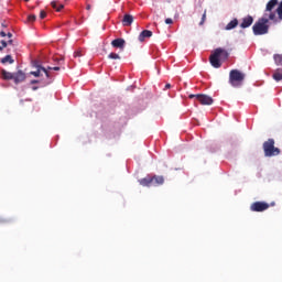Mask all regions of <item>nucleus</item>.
I'll list each match as a JSON object with an SVG mask.
<instances>
[{
    "instance_id": "1",
    "label": "nucleus",
    "mask_w": 282,
    "mask_h": 282,
    "mask_svg": "<svg viewBox=\"0 0 282 282\" xmlns=\"http://www.w3.org/2000/svg\"><path fill=\"white\" fill-rule=\"evenodd\" d=\"M228 51L218 47L214 51V53L209 56V63L212 65V67H215V69H219V67H221V61L219 58H221L223 61L228 59Z\"/></svg>"
},
{
    "instance_id": "2",
    "label": "nucleus",
    "mask_w": 282,
    "mask_h": 282,
    "mask_svg": "<svg viewBox=\"0 0 282 282\" xmlns=\"http://www.w3.org/2000/svg\"><path fill=\"white\" fill-rule=\"evenodd\" d=\"M270 18L263 15L252 26L253 34L256 36H263V34H268L270 32Z\"/></svg>"
},
{
    "instance_id": "3",
    "label": "nucleus",
    "mask_w": 282,
    "mask_h": 282,
    "mask_svg": "<svg viewBox=\"0 0 282 282\" xmlns=\"http://www.w3.org/2000/svg\"><path fill=\"white\" fill-rule=\"evenodd\" d=\"M246 80V74L239 69H231L229 73V84L231 87L239 88L243 85Z\"/></svg>"
},
{
    "instance_id": "4",
    "label": "nucleus",
    "mask_w": 282,
    "mask_h": 282,
    "mask_svg": "<svg viewBox=\"0 0 282 282\" xmlns=\"http://www.w3.org/2000/svg\"><path fill=\"white\" fill-rule=\"evenodd\" d=\"M262 149L265 158H274L281 155V149L274 147V139H268L263 142Z\"/></svg>"
},
{
    "instance_id": "5",
    "label": "nucleus",
    "mask_w": 282,
    "mask_h": 282,
    "mask_svg": "<svg viewBox=\"0 0 282 282\" xmlns=\"http://www.w3.org/2000/svg\"><path fill=\"white\" fill-rule=\"evenodd\" d=\"M139 184L141 186H162L164 184V176L154 175V176H147L144 178L139 180Z\"/></svg>"
},
{
    "instance_id": "6",
    "label": "nucleus",
    "mask_w": 282,
    "mask_h": 282,
    "mask_svg": "<svg viewBox=\"0 0 282 282\" xmlns=\"http://www.w3.org/2000/svg\"><path fill=\"white\" fill-rule=\"evenodd\" d=\"M268 208H270V204L265 202H254L250 206V210H252V213H263L264 210H268Z\"/></svg>"
},
{
    "instance_id": "7",
    "label": "nucleus",
    "mask_w": 282,
    "mask_h": 282,
    "mask_svg": "<svg viewBox=\"0 0 282 282\" xmlns=\"http://www.w3.org/2000/svg\"><path fill=\"white\" fill-rule=\"evenodd\" d=\"M189 98H196V100L198 102H200L202 105H213L214 100L213 97L208 96V95H204V94H198V95H189Z\"/></svg>"
},
{
    "instance_id": "8",
    "label": "nucleus",
    "mask_w": 282,
    "mask_h": 282,
    "mask_svg": "<svg viewBox=\"0 0 282 282\" xmlns=\"http://www.w3.org/2000/svg\"><path fill=\"white\" fill-rule=\"evenodd\" d=\"M33 67H35L36 70H32L30 73L31 76H34L35 78H39L41 76V72H43L45 74L46 78H50V72H47V68L36 64V62L33 63Z\"/></svg>"
},
{
    "instance_id": "9",
    "label": "nucleus",
    "mask_w": 282,
    "mask_h": 282,
    "mask_svg": "<svg viewBox=\"0 0 282 282\" xmlns=\"http://www.w3.org/2000/svg\"><path fill=\"white\" fill-rule=\"evenodd\" d=\"M26 78V75L23 70H18L17 73H13V83L15 85H19L20 83H24Z\"/></svg>"
},
{
    "instance_id": "10",
    "label": "nucleus",
    "mask_w": 282,
    "mask_h": 282,
    "mask_svg": "<svg viewBox=\"0 0 282 282\" xmlns=\"http://www.w3.org/2000/svg\"><path fill=\"white\" fill-rule=\"evenodd\" d=\"M112 47H116L117 50H124V45H127V42L122 37L115 39L111 42Z\"/></svg>"
},
{
    "instance_id": "11",
    "label": "nucleus",
    "mask_w": 282,
    "mask_h": 282,
    "mask_svg": "<svg viewBox=\"0 0 282 282\" xmlns=\"http://www.w3.org/2000/svg\"><path fill=\"white\" fill-rule=\"evenodd\" d=\"M252 23H254V19L252 18V15H248L242 19V22L240 23V28L242 30H246V28H250V25H252Z\"/></svg>"
},
{
    "instance_id": "12",
    "label": "nucleus",
    "mask_w": 282,
    "mask_h": 282,
    "mask_svg": "<svg viewBox=\"0 0 282 282\" xmlns=\"http://www.w3.org/2000/svg\"><path fill=\"white\" fill-rule=\"evenodd\" d=\"M133 21H134L133 15H131V14H129V13H126V14L123 15V19H122L121 23H122V25H123L124 28H129V26H131V24L133 23Z\"/></svg>"
},
{
    "instance_id": "13",
    "label": "nucleus",
    "mask_w": 282,
    "mask_h": 282,
    "mask_svg": "<svg viewBox=\"0 0 282 282\" xmlns=\"http://www.w3.org/2000/svg\"><path fill=\"white\" fill-rule=\"evenodd\" d=\"M153 36V32L149 30H143L139 35L140 43H143L144 39H151Z\"/></svg>"
},
{
    "instance_id": "14",
    "label": "nucleus",
    "mask_w": 282,
    "mask_h": 282,
    "mask_svg": "<svg viewBox=\"0 0 282 282\" xmlns=\"http://www.w3.org/2000/svg\"><path fill=\"white\" fill-rule=\"evenodd\" d=\"M1 77L3 78V80H14V73H10L6 69H2Z\"/></svg>"
},
{
    "instance_id": "15",
    "label": "nucleus",
    "mask_w": 282,
    "mask_h": 282,
    "mask_svg": "<svg viewBox=\"0 0 282 282\" xmlns=\"http://www.w3.org/2000/svg\"><path fill=\"white\" fill-rule=\"evenodd\" d=\"M237 25H239V20L234 19L231 20L226 26L225 30L229 31V30H235V28H237Z\"/></svg>"
},
{
    "instance_id": "16",
    "label": "nucleus",
    "mask_w": 282,
    "mask_h": 282,
    "mask_svg": "<svg viewBox=\"0 0 282 282\" xmlns=\"http://www.w3.org/2000/svg\"><path fill=\"white\" fill-rule=\"evenodd\" d=\"M30 85H40V87H47V85H50V82H47V80L32 79V80L30 82Z\"/></svg>"
},
{
    "instance_id": "17",
    "label": "nucleus",
    "mask_w": 282,
    "mask_h": 282,
    "mask_svg": "<svg viewBox=\"0 0 282 282\" xmlns=\"http://www.w3.org/2000/svg\"><path fill=\"white\" fill-rule=\"evenodd\" d=\"M2 65H6V63H9L10 65H12V63H14V59L12 58V55H6L2 59H1Z\"/></svg>"
},
{
    "instance_id": "18",
    "label": "nucleus",
    "mask_w": 282,
    "mask_h": 282,
    "mask_svg": "<svg viewBox=\"0 0 282 282\" xmlns=\"http://www.w3.org/2000/svg\"><path fill=\"white\" fill-rule=\"evenodd\" d=\"M273 78L276 80V83L282 80V69L281 68L276 69L275 74H273Z\"/></svg>"
},
{
    "instance_id": "19",
    "label": "nucleus",
    "mask_w": 282,
    "mask_h": 282,
    "mask_svg": "<svg viewBox=\"0 0 282 282\" xmlns=\"http://www.w3.org/2000/svg\"><path fill=\"white\" fill-rule=\"evenodd\" d=\"M51 6H52V8H53L54 10H56V12H61V10H63V8H65V6H63V4H59V6L57 7L56 1H52V2H51Z\"/></svg>"
},
{
    "instance_id": "20",
    "label": "nucleus",
    "mask_w": 282,
    "mask_h": 282,
    "mask_svg": "<svg viewBox=\"0 0 282 282\" xmlns=\"http://www.w3.org/2000/svg\"><path fill=\"white\" fill-rule=\"evenodd\" d=\"M108 58H111L113 61H120V55L118 53H110L108 55Z\"/></svg>"
},
{
    "instance_id": "21",
    "label": "nucleus",
    "mask_w": 282,
    "mask_h": 282,
    "mask_svg": "<svg viewBox=\"0 0 282 282\" xmlns=\"http://www.w3.org/2000/svg\"><path fill=\"white\" fill-rule=\"evenodd\" d=\"M83 56H84L83 50H77L74 52V58H80Z\"/></svg>"
},
{
    "instance_id": "22",
    "label": "nucleus",
    "mask_w": 282,
    "mask_h": 282,
    "mask_svg": "<svg viewBox=\"0 0 282 282\" xmlns=\"http://www.w3.org/2000/svg\"><path fill=\"white\" fill-rule=\"evenodd\" d=\"M273 58L278 65L282 63V54H275Z\"/></svg>"
},
{
    "instance_id": "23",
    "label": "nucleus",
    "mask_w": 282,
    "mask_h": 282,
    "mask_svg": "<svg viewBox=\"0 0 282 282\" xmlns=\"http://www.w3.org/2000/svg\"><path fill=\"white\" fill-rule=\"evenodd\" d=\"M6 47H8V42L6 40H2L1 45H0V52H3V50H6Z\"/></svg>"
},
{
    "instance_id": "24",
    "label": "nucleus",
    "mask_w": 282,
    "mask_h": 282,
    "mask_svg": "<svg viewBox=\"0 0 282 282\" xmlns=\"http://www.w3.org/2000/svg\"><path fill=\"white\" fill-rule=\"evenodd\" d=\"M34 21H36V15H34V14L28 15L29 23H34Z\"/></svg>"
},
{
    "instance_id": "25",
    "label": "nucleus",
    "mask_w": 282,
    "mask_h": 282,
    "mask_svg": "<svg viewBox=\"0 0 282 282\" xmlns=\"http://www.w3.org/2000/svg\"><path fill=\"white\" fill-rule=\"evenodd\" d=\"M206 22V11L203 13L202 20L199 22V25H204V23Z\"/></svg>"
},
{
    "instance_id": "26",
    "label": "nucleus",
    "mask_w": 282,
    "mask_h": 282,
    "mask_svg": "<svg viewBox=\"0 0 282 282\" xmlns=\"http://www.w3.org/2000/svg\"><path fill=\"white\" fill-rule=\"evenodd\" d=\"M46 69H53V72H61V67L58 66H55V67L48 66Z\"/></svg>"
},
{
    "instance_id": "27",
    "label": "nucleus",
    "mask_w": 282,
    "mask_h": 282,
    "mask_svg": "<svg viewBox=\"0 0 282 282\" xmlns=\"http://www.w3.org/2000/svg\"><path fill=\"white\" fill-rule=\"evenodd\" d=\"M45 17H47V13L44 10H42L40 12V19H45Z\"/></svg>"
},
{
    "instance_id": "28",
    "label": "nucleus",
    "mask_w": 282,
    "mask_h": 282,
    "mask_svg": "<svg viewBox=\"0 0 282 282\" xmlns=\"http://www.w3.org/2000/svg\"><path fill=\"white\" fill-rule=\"evenodd\" d=\"M165 23H166V25H172L173 19H171V18L165 19Z\"/></svg>"
},
{
    "instance_id": "29",
    "label": "nucleus",
    "mask_w": 282,
    "mask_h": 282,
    "mask_svg": "<svg viewBox=\"0 0 282 282\" xmlns=\"http://www.w3.org/2000/svg\"><path fill=\"white\" fill-rule=\"evenodd\" d=\"M0 36L6 37L7 33L4 31L0 32Z\"/></svg>"
},
{
    "instance_id": "30",
    "label": "nucleus",
    "mask_w": 282,
    "mask_h": 282,
    "mask_svg": "<svg viewBox=\"0 0 282 282\" xmlns=\"http://www.w3.org/2000/svg\"><path fill=\"white\" fill-rule=\"evenodd\" d=\"M40 88V86H33L32 91H36Z\"/></svg>"
},
{
    "instance_id": "31",
    "label": "nucleus",
    "mask_w": 282,
    "mask_h": 282,
    "mask_svg": "<svg viewBox=\"0 0 282 282\" xmlns=\"http://www.w3.org/2000/svg\"><path fill=\"white\" fill-rule=\"evenodd\" d=\"M7 43H8V45H12V43H14V41L12 39H10Z\"/></svg>"
},
{
    "instance_id": "32",
    "label": "nucleus",
    "mask_w": 282,
    "mask_h": 282,
    "mask_svg": "<svg viewBox=\"0 0 282 282\" xmlns=\"http://www.w3.org/2000/svg\"><path fill=\"white\" fill-rule=\"evenodd\" d=\"M6 221H8V220H6L2 217H0V224H6Z\"/></svg>"
},
{
    "instance_id": "33",
    "label": "nucleus",
    "mask_w": 282,
    "mask_h": 282,
    "mask_svg": "<svg viewBox=\"0 0 282 282\" xmlns=\"http://www.w3.org/2000/svg\"><path fill=\"white\" fill-rule=\"evenodd\" d=\"M2 28H8V24L6 22L1 23Z\"/></svg>"
},
{
    "instance_id": "34",
    "label": "nucleus",
    "mask_w": 282,
    "mask_h": 282,
    "mask_svg": "<svg viewBox=\"0 0 282 282\" xmlns=\"http://www.w3.org/2000/svg\"><path fill=\"white\" fill-rule=\"evenodd\" d=\"M165 89H171V84H166Z\"/></svg>"
},
{
    "instance_id": "35",
    "label": "nucleus",
    "mask_w": 282,
    "mask_h": 282,
    "mask_svg": "<svg viewBox=\"0 0 282 282\" xmlns=\"http://www.w3.org/2000/svg\"><path fill=\"white\" fill-rule=\"evenodd\" d=\"M86 10H91V4H87Z\"/></svg>"
},
{
    "instance_id": "36",
    "label": "nucleus",
    "mask_w": 282,
    "mask_h": 282,
    "mask_svg": "<svg viewBox=\"0 0 282 282\" xmlns=\"http://www.w3.org/2000/svg\"><path fill=\"white\" fill-rule=\"evenodd\" d=\"M8 39H12V33H7Z\"/></svg>"
},
{
    "instance_id": "37",
    "label": "nucleus",
    "mask_w": 282,
    "mask_h": 282,
    "mask_svg": "<svg viewBox=\"0 0 282 282\" xmlns=\"http://www.w3.org/2000/svg\"><path fill=\"white\" fill-rule=\"evenodd\" d=\"M26 3H28V1H30V0H24Z\"/></svg>"
}]
</instances>
